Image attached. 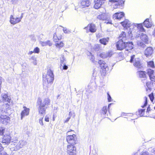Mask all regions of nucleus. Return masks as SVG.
<instances>
[{"instance_id":"0e129e2a","label":"nucleus","mask_w":155,"mask_h":155,"mask_svg":"<svg viewBox=\"0 0 155 155\" xmlns=\"http://www.w3.org/2000/svg\"><path fill=\"white\" fill-rule=\"evenodd\" d=\"M124 113H122L121 115L122 116L126 115Z\"/></svg>"},{"instance_id":"0eeeda50","label":"nucleus","mask_w":155,"mask_h":155,"mask_svg":"<svg viewBox=\"0 0 155 155\" xmlns=\"http://www.w3.org/2000/svg\"><path fill=\"white\" fill-rule=\"evenodd\" d=\"M10 118L8 116L4 115L2 112L0 115V123L6 125L10 123Z\"/></svg>"},{"instance_id":"774afa93","label":"nucleus","mask_w":155,"mask_h":155,"mask_svg":"<svg viewBox=\"0 0 155 155\" xmlns=\"http://www.w3.org/2000/svg\"><path fill=\"white\" fill-rule=\"evenodd\" d=\"M134 155H138L136 153V154H135Z\"/></svg>"},{"instance_id":"a211bd4d","label":"nucleus","mask_w":155,"mask_h":155,"mask_svg":"<svg viewBox=\"0 0 155 155\" xmlns=\"http://www.w3.org/2000/svg\"><path fill=\"white\" fill-rule=\"evenodd\" d=\"M153 50L151 47L147 48L145 50L144 54L147 57L150 56L153 53Z\"/></svg>"},{"instance_id":"bb28decb","label":"nucleus","mask_w":155,"mask_h":155,"mask_svg":"<svg viewBox=\"0 0 155 155\" xmlns=\"http://www.w3.org/2000/svg\"><path fill=\"white\" fill-rule=\"evenodd\" d=\"M65 58L63 56L61 59V68H62L64 70H67L68 68V67L65 65Z\"/></svg>"},{"instance_id":"58836bf2","label":"nucleus","mask_w":155,"mask_h":155,"mask_svg":"<svg viewBox=\"0 0 155 155\" xmlns=\"http://www.w3.org/2000/svg\"><path fill=\"white\" fill-rule=\"evenodd\" d=\"M94 49L96 51H99L100 49V47L99 45L98 44L95 45L94 47Z\"/></svg>"},{"instance_id":"20e7f679","label":"nucleus","mask_w":155,"mask_h":155,"mask_svg":"<svg viewBox=\"0 0 155 155\" xmlns=\"http://www.w3.org/2000/svg\"><path fill=\"white\" fill-rule=\"evenodd\" d=\"M104 12H101L102 13L98 15L97 17V18L100 20H107V22H106V24H111V21L110 20V16L104 13Z\"/></svg>"},{"instance_id":"ea45409f","label":"nucleus","mask_w":155,"mask_h":155,"mask_svg":"<svg viewBox=\"0 0 155 155\" xmlns=\"http://www.w3.org/2000/svg\"><path fill=\"white\" fill-rule=\"evenodd\" d=\"M40 52V49L38 47H36L35 48L33 51V52L35 53H38Z\"/></svg>"},{"instance_id":"8fccbe9b","label":"nucleus","mask_w":155,"mask_h":155,"mask_svg":"<svg viewBox=\"0 0 155 155\" xmlns=\"http://www.w3.org/2000/svg\"><path fill=\"white\" fill-rule=\"evenodd\" d=\"M49 118L48 117V116H46L45 117V120L46 122H49Z\"/></svg>"},{"instance_id":"c85d7f7f","label":"nucleus","mask_w":155,"mask_h":155,"mask_svg":"<svg viewBox=\"0 0 155 155\" xmlns=\"http://www.w3.org/2000/svg\"><path fill=\"white\" fill-rule=\"evenodd\" d=\"M109 38H103L100 40V42L102 44L106 45L107 43L108 42Z\"/></svg>"},{"instance_id":"69168bd1","label":"nucleus","mask_w":155,"mask_h":155,"mask_svg":"<svg viewBox=\"0 0 155 155\" xmlns=\"http://www.w3.org/2000/svg\"><path fill=\"white\" fill-rule=\"evenodd\" d=\"M59 96H60V95L59 94L57 96V98L58 99V98L59 97Z\"/></svg>"},{"instance_id":"c756f323","label":"nucleus","mask_w":155,"mask_h":155,"mask_svg":"<svg viewBox=\"0 0 155 155\" xmlns=\"http://www.w3.org/2000/svg\"><path fill=\"white\" fill-rule=\"evenodd\" d=\"M41 44L43 46L48 45L51 46L52 45V43L49 40L45 41H41Z\"/></svg>"},{"instance_id":"6ab92c4d","label":"nucleus","mask_w":155,"mask_h":155,"mask_svg":"<svg viewBox=\"0 0 155 155\" xmlns=\"http://www.w3.org/2000/svg\"><path fill=\"white\" fill-rule=\"evenodd\" d=\"M94 2V8L96 9H98L101 7L104 2L101 0H95Z\"/></svg>"},{"instance_id":"9b49d317","label":"nucleus","mask_w":155,"mask_h":155,"mask_svg":"<svg viewBox=\"0 0 155 155\" xmlns=\"http://www.w3.org/2000/svg\"><path fill=\"white\" fill-rule=\"evenodd\" d=\"M84 29L87 30V33L89 31L92 33H94L96 31L95 25L92 23L89 24L87 27L84 28Z\"/></svg>"},{"instance_id":"f03ea898","label":"nucleus","mask_w":155,"mask_h":155,"mask_svg":"<svg viewBox=\"0 0 155 155\" xmlns=\"http://www.w3.org/2000/svg\"><path fill=\"white\" fill-rule=\"evenodd\" d=\"M50 102V100L48 98H46L43 101H40L39 103H38V110L40 115L43 117L45 113L46 109L47 107H45V106H48L49 105Z\"/></svg>"},{"instance_id":"f8f14e48","label":"nucleus","mask_w":155,"mask_h":155,"mask_svg":"<svg viewBox=\"0 0 155 155\" xmlns=\"http://www.w3.org/2000/svg\"><path fill=\"white\" fill-rule=\"evenodd\" d=\"M98 64L100 65L101 69L104 71H107L109 70L107 65L105 62L102 60H100L98 61Z\"/></svg>"},{"instance_id":"1a4fd4ad","label":"nucleus","mask_w":155,"mask_h":155,"mask_svg":"<svg viewBox=\"0 0 155 155\" xmlns=\"http://www.w3.org/2000/svg\"><path fill=\"white\" fill-rule=\"evenodd\" d=\"M67 152L70 155H76V148L74 145H68Z\"/></svg>"},{"instance_id":"37998d69","label":"nucleus","mask_w":155,"mask_h":155,"mask_svg":"<svg viewBox=\"0 0 155 155\" xmlns=\"http://www.w3.org/2000/svg\"><path fill=\"white\" fill-rule=\"evenodd\" d=\"M5 131V129L3 127H0V135H2L3 134Z\"/></svg>"},{"instance_id":"6e6d98bb","label":"nucleus","mask_w":155,"mask_h":155,"mask_svg":"<svg viewBox=\"0 0 155 155\" xmlns=\"http://www.w3.org/2000/svg\"><path fill=\"white\" fill-rule=\"evenodd\" d=\"M23 13H22L21 17L20 18H18L20 19V21H21V19L22 18H23Z\"/></svg>"},{"instance_id":"a19ab883","label":"nucleus","mask_w":155,"mask_h":155,"mask_svg":"<svg viewBox=\"0 0 155 155\" xmlns=\"http://www.w3.org/2000/svg\"><path fill=\"white\" fill-rule=\"evenodd\" d=\"M144 99L145 100V103L143 106H141V107L142 108L144 107L147 105V97H144Z\"/></svg>"},{"instance_id":"412c9836","label":"nucleus","mask_w":155,"mask_h":155,"mask_svg":"<svg viewBox=\"0 0 155 155\" xmlns=\"http://www.w3.org/2000/svg\"><path fill=\"white\" fill-rule=\"evenodd\" d=\"M124 13L123 12H117L113 15V17L115 19H120L124 17Z\"/></svg>"},{"instance_id":"680f3d73","label":"nucleus","mask_w":155,"mask_h":155,"mask_svg":"<svg viewBox=\"0 0 155 155\" xmlns=\"http://www.w3.org/2000/svg\"><path fill=\"white\" fill-rule=\"evenodd\" d=\"M149 84H150L149 82H146V85L147 87H148V85H149Z\"/></svg>"},{"instance_id":"79ce46f5","label":"nucleus","mask_w":155,"mask_h":155,"mask_svg":"<svg viewBox=\"0 0 155 155\" xmlns=\"http://www.w3.org/2000/svg\"><path fill=\"white\" fill-rule=\"evenodd\" d=\"M150 80L153 84H155V76H152L150 78Z\"/></svg>"},{"instance_id":"ddd939ff","label":"nucleus","mask_w":155,"mask_h":155,"mask_svg":"<svg viewBox=\"0 0 155 155\" xmlns=\"http://www.w3.org/2000/svg\"><path fill=\"white\" fill-rule=\"evenodd\" d=\"M24 110H22L21 113V120H22L23 118L25 116H28L29 112V109L27 108L26 107H23Z\"/></svg>"},{"instance_id":"4be33fe9","label":"nucleus","mask_w":155,"mask_h":155,"mask_svg":"<svg viewBox=\"0 0 155 155\" xmlns=\"http://www.w3.org/2000/svg\"><path fill=\"white\" fill-rule=\"evenodd\" d=\"M99 56L102 58H105L107 57H110L112 56L111 52H103L100 54Z\"/></svg>"},{"instance_id":"4d7b16f0","label":"nucleus","mask_w":155,"mask_h":155,"mask_svg":"<svg viewBox=\"0 0 155 155\" xmlns=\"http://www.w3.org/2000/svg\"><path fill=\"white\" fill-rule=\"evenodd\" d=\"M0 155H8V154L4 152H2L0 153Z\"/></svg>"},{"instance_id":"72a5a7b5","label":"nucleus","mask_w":155,"mask_h":155,"mask_svg":"<svg viewBox=\"0 0 155 155\" xmlns=\"http://www.w3.org/2000/svg\"><path fill=\"white\" fill-rule=\"evenodd\" d=\"M147 71L149 78L151 77L153 75L154 72L153 70L150 68H148L147 70Z\"/></svg>"},{"instance_id":"7c9ffc66","label":"nucleus","mask_w":155,"mask_h":155,"mask_svg":"<svg viewBox=\"0 0 155 155\" xmlns=\"http://www.w3.org/2000/svg\"><path fill=\"white\" fill-rule=\"evenodd\" d=\"M61 38V36H58L57 34L55 33L54 35L53 41L55 42H57Z\"/></svg>"},{"instance_id":"9d476101","label":"nucleus","mask_w":155,"mask_h":155,"mask_svg":"<svg viewBox=\"0 0 155 155\" xmlns=\"http://www.w3.org/2000/svg\"><path fill=\"white\" fill-rule=\"evenodd\" d=\"M126 41H124L119 40L116 44V47L118 50H122L125 48Z\"/></svg>"},{"instance_id":"cd10ccee","label":"nucleus","mask_w":155,"mask_h":155,"mask_svg":"<svg viewBox=\"0 0 155 155\" xmlns=\"http://www.w3.org/2000/svg\"><path fill=\"white\" fill-rule=\"evenodd\" d=\"M140 38L145 43H148L149 40L148 37L146 35L142 33L140 36Z\"/></svg>"},{"instance_id":"5fc2aeb1","label":"nucleus","mask_w":155,"mask_h":155,"mask_svg":"<svg viewBox=\"0 0 155 155\" xmlns=\"http://www.w3.org/2000/svg\"><path fill=\"white\" fill-rule=\"evenodd\" d=\"M3 149V147L2 146V144L0 143V152Z\"/></svg>"},{"instance_id":"2eb2a0df","label":"nucleus","mask_w":155,"mask_h":155,"mask_svg":"<svg viewBox=\"0 0 155 155\" xmlns=\"http://www.w3.org/2000/svg\"><path fill=\"white\" fill-rule=\"evenodd\" d=\"M20 22V19L18 17L15 18L12 15H11L10 17V22L11 24L13 25L16 24Z\"/></svg>"},{"instance_id":"09e8293b","label":"nucleus","mask_w":155,"mask_h":155,"mask_svg":"<svg viewBox=\"0 0 155 155\" xmlns=\"http://www.w3.org/2000/svg\"><path fill=\"white\" fill-rule=\"evenodd\" d=\"M141 155H149V153L147 151H144L142 152Z\"/></svg>"},{"instance_id":"c03bdc74","label":"nucleus","mask_w":155,"mask_h":155,"mask_svg":"<svg viewBox=\"0 0 155 155\" xmlns=\"http://www.w3.org/2000/svg\"><path fill=\"white\" fill-rule=\"evenodd\" d=\"M149 97L152 102H153L154 98V95L153 94H150L149 95Z\"/></svg>"},{"instance_id":"864d4df0","label":"nucleus","mask_w":155,"mask_h":155,"mask_svg":"<svg viewBox=\"0 0 155 155\" xmlns=\"http://www.w3.org/2000/svg\"><path fill=\"white\" fill-rule=\"evenodd\" d=\"M32 63H33V64L35 65H36L37 64V61H36V60H35L34 61H32Z\"/></svg>"},{"instance_id":"de8ad7c7","label":"nucleus","mask_w":155,"mask_h":155,"mask_svg":"<svg viewBox=\"0 0 155 155\" xmlns=\"http://www.w3.org/2000/svg\"><path fill=\"white\" fill-rule=\"evenodd\" d=\"M107 99L108 100V101L109 102H111V99H112L111 97L108 93H107Z\"/></svg>"},{"instance_id":"dca6fc26","label":"nucleus","mask_w":155,"mask_h":155,"mask_svg":"<svg viewBox=\"0 0 155 155\" xmlns=\"http://www.w3.org/2000/svg\"><path fill=\"white\" fill-rule=\"evenodd\" d=\"M2 101L3 102H8L10 103L11 102V98L8 96L7 93H3L2 94Z\"/></svg>"},{"instance_id":"6e6552de","label":"nucleus","mask_w":155,"mask_h":155,"mask_svg":"<svg viewBox=\"0 0 155 155\" xmlns=\"http://www.w3.org/2000/svg\"><path fill=\"white\" fill-rule=\"evenodd\" d=\"M46 79L48 83L52 84L54 80V75L53 71L49 69L48 70L47 74L46 76Z\"/></svg>"},{"instance_id":"f257e3e1","label":"nucleus","mask_w":155,"mask_h":155,"mask_svg":"<svg viewBox=\"0 0 155 155\" xmlns=\"http://www.w3.org/2000/svg\"><path fill=\"white\" fill-rule=\"evenodd\" d=\"M121 24L124 27L127 28H129V31H128L129 37L131 38L133 37H139L137 34H138L140 35V31H144L145 30L143 27L142 24H132L127 20H125L124 21L121 22Z\"/></svg>"},{"instance_id":"f704fd0d","label":"nucleus","mask_w":155,"mask_h":155,"mask_svg":"<svg viewBox=\"0 0 155 155\" xmlns=\"http://www.w3.org/2000/svg\"><path fill=\"white\" fill-rule=\"evenodd\" d=\"M55 46L59 48H60L64 46V44L62 41L60 42V43H56L55 44Z\"/></svg>"},{"instance_id":"13d9d810","label":"nucleus","mask_w":155,"mask_h":155,"mask_svg":"<svg viewBox=\"0 0 155 155\" xmlns=\"http://www.w3.org/2000/svg\"><path fill=\"white\" fill-rule=\"evenodd\" d=\"M150 111V106H149L148 107H147V112H149Z\"/></svg>"},{"instance_id":"a18cd8bd","label":"nucleus","mask_w":155,"mask_h":155,"mask_svg":"<svg viewBox=\"0 0 155 155\" xmlns=\"http://www.w3.org/2000/svg\"><path fill=\"white\" fill-rule=\"evenodd\" d=\"M64 32L65 33H69L71 32L70 31L67 29L66 28H64L63 29Z\"/></svg>"},{"instance_id":"423d86ee","label":"nucleus","mask_w":155,"mask_h":155,"mask_svg":"<svg viewBox=\"0 0 155 155\" xmlns=\"http://www.w3.org/2000/svg\"><path fill=\"white\" fill-rule=\"evenodd\" d=\"M135 55H132L131 57L130 60V63L133 62L134 65L137 68H140L142 67L140 63V60L139 58H135Z\"/></svg>"},{"instance_id":"603ef678","label":"nucleus","mask_w":155,"mask_h":155,"mask_svg":"<svg viewBox=\"0 0 155 155\" xmlns=\"http://www.w3.org/2000/svg\"><path fill=\"white\" fill-rule=\"evenodd\" d=\"M70 118H71L70 117H68L66 119V120L64 121V123H67L69 121V120L70 119Z\"/></svg>"},{"instance_id":"a878e982","label":"nucleus","mask_w":155,"mask_h":155,"mask_svg":"<svg viewBox=\"0 0 155 155\" xmlns=\"http://www.w3.org/2000/svg\"><path fill=\"white\" fill-rule=\"evenodd\" d=\"M2 106H1L0 108V112H2L3 111H5V109H8L9 108V105L8 103L3 104V102H1Z\"/></svg>"},{"instance_id":"4c0bfd02","label":"nucleus","mask_w":155,"mask_h":155,"mask_svg":"<svg viewBox=\"0 0 155 155\" xmlns=\"http://www.w3.org/2000/svg\"><path fill=\"white\" fill-rule=\"evenodd\" d=\"M107 107L106 106H104L103 107V108H102V111H103V113L104 114H106L107 112Z\"/></svg>"},{"instance_id":"f3484780","label":"nucleus","mask_w":155,"mask_h":155,"mask_svg":"<svg viewBox=\"0 0 155 155\" xmlns=\"http://www.w3.org/2000/svg\"><path fill=\"white\" fill-rule=\"evenodd\" d=\"M90 4V3L89 0H82L79 6L81 8H83L88 7Z\"/></svg>"},{"instance_id":"b1692460","label":"nucleus","mask_w":155,"mask_h":155,"mask_svg":"<svg viewBox=\"0 0 155 155\" xmlns=\"http://www.w3.org/2000/svg\"><path fill=\"white\" fill-rule=\"evenodd\" d=\"M119 38L120 39L119 40H122L125 41L128 38V37H127L125 32L122 31L120 34Z\"/></svg>"},{"instance_id":"393cba45","label":"nucleus","mask_w":155,"mask_h":155,"mask_svg":"<svg viewBox=\"0 0 155 155\" xmlns=\"http://www.w3.org/2000/svg\"><path fill=\"white\" fill-rule=\"evenodd\" d=\"M109 1L113 3H116L115 5H117L122 6L124 3V1L122 0H109Z\"/></svg>"},{"instance_id":"7ed1b4c3","label":"nucleus","mask_w":155,"mask_h":155,"mask_svg":"<svg viewBox=\"0 0 155 155\" xmlns=\"http://www.w3.org/2000/svg\"><path fill=\"white\" fill-rule=\"evenodd\" d=\"M10 148L12 151H17L22 148L26 144L27 142L25 140H18L14 142H12L11 143Z\"/></svg>"},{"instance_id":"338daca9","label":"nucleus","mask_w":155,"mask_h":155,"mask_svg":"<svg viewBox=\"0 0 155 155\" xmlns=\"http://www.w3.org/2000/svg\"><path fill=\"white\" fill-rule=\"evenodd\" d=\"M111 104H109L108 105V107H110V105H111Z\"/></svg>"},{"instance_id":"052dcab7","label":"nucleus","mask_w":155,"mask_h":155,"mask_svg":"<svg viewBox=\"0 0 155 155\" xmlns=\"http://www.w3.org/2000/svg\"><path fill=\"white\" fill-rule=\"evenodd\" d=\"M153 35L155 37V28H154V31L153 33Z\"/></svg>"},{"instance_id":"4468645a","label":"nucleus","mask_w":155,"mask_h":155,"mask_svg":"<svg viewBox=\"0 0 155 155\" xmlns=\"http://www.w3.org/2000/svg\"><path fill=\"white\" fill-rule=\"evenodd\" d=\"M2 143L5 145L8 144L11 140V137L9 135H4L3 137Z\"/></svg>"},{"instance_id":"2f4dec72","label":"nucleus","mask_w":155,"mask_h":155,"mask_svg":"<svg viewBox=\"0 0 155 155\" xmlns=\"http://www.w3.org/2000/svg\"><path fill=\"white\" fill-rule=\"evenodd\" d=\"M137 74L139 76L140 78H145L146 77V74L145 72L143 71H138L137 72Z\"/></svg>"},{"instance_id":"e433bc0d","label":"nucleus","mask_w":155,"mask_h":155,"mask_svg":"<svg viewBox=\"0 0 155 155\" xmlns=\"http://www.w3.org/2000/svg\"><path fill=\"white\" fill-rule=\"evenodd\" d=\"M145 109H141L139 110V113L140 116L142 117L144 115Z\"/></svg>"},{"instance_id":"3c124183","label":"nucleus","mask_w":155,"mask_h":155,"mask_svg":"<svg viewBox=\"0 0 155 155\" xmlns=\"http://www.w3.org/2000/svg\"><path fill=\"white\" fill-rule=\"evenodd\" d=\"M30 59L32 60L33 61L36 59V58L35 56H32L31 58Z\"/></svg>"},{"instance_id":"5701e85b","label":"nucleus","mask_w":155,"mask_h":155,"mask_svg":"<svg viewBox=\"0 0 155 155\" xmlns=\"http://www.w3.org/2000/svg\"><path fill=\"white\" fill-rule=\"evenodd\" d=\"M144 26L147 28H150L152 25L153 24L151 21H149L148 18H147L143 22Z\"/></svg>"},{"instance_id":"49530a36","label":"nucleus","mask_w":155,"mask_h":155,"mask_svg":"<svg viewBox=\"0 0 155 155\" xmlns=\"http://www.w3.org/2000/svg\"><path fill=\"white\" fill-rule=\"evenodd\" d=\"M43 117H41V118H40L39 120V122L40 124L41 125L43 126L44 125V124L43 122L42 119L43 118Z\"/></svg>"},{"instance_id":"e2e57ef3","label":"nucleus","mask_w":155,"mask_h":155,"mask_svg":"<svg viewBox=\"0 0 155 155\" xmlns=\"http://www.w3.org/2000/svg\"><path fill=\"white\" fill-rule=\"evenodd\" d=\"M100 11H101V10H103V11H105V9L104 8H101L100 10Z\"/></svg>"},{"instance_id":"473e14b6","label":"nucleus","mask_w":155,"mask_h":155,"mask_svg":"<svg viewBox=\"0 0 155 155\" xmlns=\"http://www.w3.org/2000/svg\"><path fill=\"white\" fill-rule=\"evenodd\" d=\"M137 45L141 48H143L146 47V45L141 41H138L137 42Z\"/></svg>"},{"instance_id":"bf43d9fd","label":"nucleus","mask_w":155,"mask_h":155,"mask_svg":"<svg viewBox=\"0 0 155 155\" xmlns=\"http://www.w3.org/2000/svg\"><path fill=\"white\" fill-rule=\"evenodd\" d=\"M33 53H34V52H33V51H31L28 52V54H32Z\"/></svg>"},{"instance_id":"c9c22d12","label":"nucleus","mask_w":155,"mask_h":155,"mask_svg":"<svg viewBox=\"0 0 155 155\" xmlns=\"http://www.w3.org/2000/svg\"><path fill=\"white\" fill-rule=\"evenodd\" d=\"M147 66L148 67L153 68L154 67V62L153 61H150L147 62Z\"/></svg>"},{"instance_id":"aec40b11","label":"nucleus","mask_w":155,"mask_h":155,"mask_svg":"<svg viewBox=\"0 0 155 155\" xmlns=\"http://www.w3.org/2000/svg\"><path fill=\"white\" fill-rule=\"evenodd\" d=\"M125 48L126 51L130 52L131 50L133 48V43L132 42H126Z\"/></svg>"},{"instance_id":"39448f33","label":"nucleus","mask_w":155,"mask_h":155,"mask_svg":"<svg viewBox=\"0 0 155 155\" xmlns=\"http://www.w3.org/2000/svg\"><path fill=\"white\" fill-rule=\"evenodd\" d=\"M70 131H69L67 133L68 136L66 137V140L68 143L70 144V145H74L76 143L77 138L75 134L69 135V133Z\"/></svg>"}]
</instances>
